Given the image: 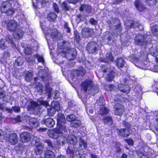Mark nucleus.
<instances>
[{
    "instance_id": "f257e3e1",
    "label": "nucleus",
    "mask_w": 158,
    "mask_h": 158,
    "mask_svg": "<svg viewBox=\"0 0 158 158\" xmlns=\"http://www.w3.org/2000/svg\"><path fill=\"white\" fill-rule=\"evenodd\" d=\"M7 29L11 31H13V37L16 39L19 40L21 38L24 32L20 30H17L18 27L17 23L15 20H10L7 23Z\"/></svg>"
},
{
    "instance_id": "f03ea898",
    "label": "nucleus",
    "mask_w": 158,
    "mask_h": 158,
    "mask_svg": "<svg viewBox=\"0 0 158 158\" xmlns=\"http://www.w3.org/2000/svg\"><path fill=\"white\" fill-rule=\"evenodd\" d=\"M82 89L85 92L88 90L89 93L94 94L98 91V88L93 85V81L88 79L83 81L81 84Z\"/></svg>"
},
{
    "instance_id": "7ed1b4c3",
    "label": "nucleus",
    "mask_w": 158,
    "mask_h": 158,
    "mask_svg": "<svg viewBox=\"0 0 158 158\" xmlns=\"http://www.w3.org/2000/svg\"><path fill=\"white\" fill-rule=\"evenodd\" d=\"M11 2H4L1 4L0 10L2 12L8 15H13L17 8L13 7Z\"/></svg>"
},
{
    "instance_id": "20e7f679",
    "label": "nucleus",
    "mask_w": 158,
    "mask_h": 158,
    "mask_svg": "<svg viewBox=\"0 0 158 158\" xmlns=\"http://www.w3.org/2000/svg\"><path fill=\"white\" fill-rule=\"evenodd\" d=\"M49 136L51 138L56 139L57 143L60 145H63L67 142V139L63 133L58 130L55 129L53 131Z\"/></svg>"
},
{
    "instance_id": "39448f33",
    "label": "nucleus",
    "mask_w": 158,
    "mask_h": 158,
    "mask_svg": "<svg viewBox=\"0 0 158 158\" xmlns=\"http://www.w3.org/2000/svg\"><path fill=\"white\" fill-rule=\"evenodd\" d=\"M10 44L12 47L15 46L14 41L10 36L8 37L6 40L2 39L0 41V48L2 49H5L9 46Z\"/></svg>"
},
{
    "instance_id": "423d86ee",
    "label": "nucleus",
    "mask_w": 158,
    "mask_h": 158,
    "mask_svg": "<svg viewBox=\"0 0 158 158\" xmlns=\"http://www.w3.org/2000/svg\"><path fill=\"white\" fill-rule=\"evenodd\" d=\"M35 58L37 59L38 62H40L42 64H44V60L43 56L38 54L34 55L33 57H26V60L31 64H34L36 63Z\"/></svg>"
},
{
    "instance_id": "0eeeda50",
    "label": "nucleus",
    "mask_w": 158,
    "mask_h": 158,
    "mask_svg": "<svg viewBox=\"0 0 158 158\" xmlns=\"http://www.w3.org/2000/svg\"><path fill=\"white\" fill-rule=\"evenodd\" d=\"M5 138L6 141L8 142L11 145H15L18 142L19 138L16 133H11L8 136H6Z\"/></svg>"
},
{
    "instance_id": "6e6552de",
    "label": "nucleus",
    "mask_w": 158,
    "mask_h": 158,
    "mask_svg": "<svg viewBox=\"0 0 158 158\" xmlns=\"http://www.w3.org/2000/svg\"><path fill=\"white\" fill-rule=\"evenodd\" d=\"M135 42L138 45H145L147 44L146 37L141 34L136 35L135 39Z\"/></svg>"
},
{
    "instance_id": "1a4fd4ad",
    "label": "nucleus",
    "mask_w": 158,
    "mask_h": 158,
    "mask_svg": "<svg viewBox=\"0 0 158 158\" xmlns=\"http://www.w3.org/2000/svg\"><path fill=\"white\" fill-rule=\"evenodd\" d=\"M98 45L95 42H91L87 44L86 49L89 53H94L97 52L98 51Z\"/></svg>"
},
{
    "instance_id": "9d476101",
    "label": "nucleus",
    "mask_w": 158,
    "mask_h": 158,
    "mask_svg": "<svg viewBox=\"0 0 158 158\" xmlns=\"http://www.w3.org/2000/svg\"><path fill=\"white\" fill-rule=\"evenodd\" d=\"M123 123L127 128L119 129L118 130L119 134L121 136L124 137H128L129 135V128L130 127V125L129 123L126 122H123Z\"/></svg>"
},
{
    "instance_id": "9b49d317",
    "label": "nucleus",
    "mask_w": 158,
    "mask_h": 158,
    "mask_svg": "<svg viewBox=\"0 0 158 158\" xmlns=\"http://www.w3.org/2000/svg\"><path fill=\"white\" fill-rule=\"evenodd\" d=\"M59 33L56 29L51 28L47 31L46 38L47 40L49 36L52 38H57L59 36Z\"/></svg>"
},
{
    "instance_id": "f8f14e48",
    "label": "nucleus",
    "mask_w": 158,
    "mask_h": 158,
    "mask_svg": "<svg viewBox=\"0 0 158 158\" xmlns=\"http://www.w3.org/2000/svg\"><path fill=\"white\" fill-rule=\"evenodd\" d=\"M20 137L21 141L24 143L30 142L31 138L30 134L26 132L22 133L20 135Z\"/></svg>"
},
{
    "instance_id": "ddd939ff",
    "label": "nucleus",
    "mask_w": 158,
    "mask_h": 158,
    "mask_svg": "<svg viewBox=\"0 0 158 158\" xmlns=\"http://www.w3.org/2000/svg\"><path fill=\"white\" fill-rule=\"evenodd\" d=\"M124 111L123 106L121 104H117L114 105V114L118 115H121Z\"/></svg>"
},
{
    "instance_id": "4468645a",
    "label": "nucleus",
    "mask_w": 158,
    "mask_h": 158,
    "mask_svg": "<svg viewBox=\"0 0 158 158\" xmlns=\"http://www.w3.org/2000/svg\"><path fill=\"white\" fill-rule=\"evenodd\" d=\"M94 33V30L91 28H85L82 30V34L83 37H90Z\"/></svg>"
},
{
    "instance_id": "2eb2a0df",
    "label": "nucleus",
    "mask_w": 158,
    "mask_h": 158,
    "mask_svg": "<svg viewBox=\"0 0 158 158\" xmlns=\"http://www.w3.org/2000/svg\"><path fill=\"white\" fill-rule=\"evenodd\" d=\"M118 88L119 90L121 92L126 93H129L130 90V88L128 85H124L120 84L118 85Z\"/></svg>"
},
{
    "instance_id": "dca6fc26",
    "label": "nucleus",
    "mask_w": 158,
    "mask_h": 158,
    "mask_svg": "<svg viewBox=\"0 0 158 158\" xmlns=\"http://www.w3.org/2000/svg\"><path fill=\"white\" fill-rule=\"evenodd\" d=\"M26 104L27 105V110H34L38 106V104L33 101L28 102Z\"/></svg>"
},
{
    "instance_id": "f3484780",
    "label": "nucleus",
    "mask_w": 158,
    "mask_h": 158,
    "mask_svg": "<svg viewBox=\"0 0 158 158\" xmlns=\"http://www.w3.org/2000/svg\"><path fill=\"white\" fill-rule=\"evenodd\" d=\"M35 152L37 155H41L43 152L44 148L41 143H36Z\"/></svg>"
},
{
    "instance_id": "a211bd4d",
    "label": "nucleus",
    "mask_w": 158,
    "mask_h": 158,
    "mask_svg": "<svg viewBox=\"0 0 158 158\" xmlns=\"http://www.w3.org/2000/svg\"><path fill=\"white\" fill-rule=\"evenodd\" d=\"M43 123L49 127H52L54 126L55 123L53 119L50 118H48L45 119L43 121Z\"/></svg>"
},
{
    "instance_id": "6ab92c4d",
    "label": "nucleus",
    "mask_w": 158,
    "mask_h": 158,
    "mask_svg": "<svg viewBox=\"0 0 158 158\" xmlns=\"http://www.w3.org/2000/svg\"><path fill=\"white\" fill-rule=\"evenodd\" d=\"M135 5L136 8L139 11H142L145 9L144 6L139 0L135 1Z\"/></svg>"
},
{
    "instance_id": "aec40b11",
    "label": "nucleus",
    "mask_w": 158,
    "mask_h": 158,
    "mask_svg": "<svg viewBox=\"0 0 158 158\" xmlns=\"http://www.w3.org/2000/svg\"><path fill=\"white\" fill-rule=\"evenodd\" d=\"M57 119L58 125L62 123L64 124L66 122L64 114L61 113L58 114Z\"/></svg>"
},
{
    "instance_id": "412c9836",
    "label": "nucleus",
    "mask_w": 158,
    "mask_h": 158,
    "mask_svg": "<svg viewBox=\"0 0 158 158\" xmlns=\"http://www.w3.org/2000/svg\"><path fill=\"white\" fill-rule=\"evenodd\" d=\"M68 140L70 143L73 145V146L76 144L77 142L76 137L74 135H69Z\"/></svg>"
},
{
    "instance_id": "4be33fe9",
    "label": "nucleus",
    "mask_w": 158,
    "mask_h": 158,
    "mask_svg": "<svg viewBox=\"0 0 158 158\" xmlns=\"http://www.w3.org/2000/svg\"><path fill=\"white\" fill-rule=\"evenodd\" d=\"M125 63L123 59L121 58H118L115 62L116 65L118 68L123 67Z\"/></svg>"
},
{
    "instance_id": "5701e85b",
    "label": "nucleus",
    "mask_w": 158,
    "mask_h": 158,
    "mask_svg": "<svg viewBox=\"0 0 158 158\" xmlns=\"http://www.w3.org/2000/svg\"><path fill=\"white\" fill-rule=\"evenodd\" d=\"M86 73L85 69L82 67H80L78 68L75 71V73L77 76H84Z\"/></svg>"
},
{
    "instance_id": "b1692460",
    "label": "nucleus",
    "mask_w": 158,
    "mask_h": 158,
    "mask_svg": "<svg viewBox=\"0 0 158 158\" xmlns=\"http://www.w3.org/2000/svg\"><path fill=\"white\" fill-rule=\"evenodd\" d=\"M67 44H69L68 42L64 41L63 40H60L58 43V47L60 49H64Z\"/></svg>"
},
{
    "instance_id": "393cba45",
    "label": "nucleus",
    "mask_w": 158,
    "mask_h": 158,
    "mask_svg": "<svg viewBox=\"0 0 158 158\" xmlns=\"http://www.w3.org/2000/svg\"><path fill=\"white\" fill-rule=\"evenodd\" d=\"M33 72L31 70H29L27 72L26 74L25 77L26 81L27 82L30 81L32 78V76H33Z\"/></svg>"
},
{
    "instance_id": "a878e982",
    "label": "nucleus",
    "mask_w": 158,
    "mask_h": 158,
    "mask_svg": "<svg viewBox=\"0 0 158 158\" xmlns=\"http://www.w3.org/2000/svg\"><path fill=\"white\" fill-rule=\"evenodd\" d=\"M81 123V121L77 118V119L74 120L72 122H71L70 124L72 127H77L80 126Z\"/></svg>"
},
{
    "instance_id": "bb28decb",
    "label": "nucleus",
    "mask_w": 158,
    "mask_h": 158,
    "mask_svg": "<svg viewBox=\"0 0 158 158\" xmlns=\"http://www.w3.org/2000/svg\"><path fill=\"white\" fill-rule=\"evenodd\" d=\"M104 123L105 124L111 125L113 123V120L111 117L107 116L103 118Z\"/></svg>"
},
{
    "instance_id": "cd10ccee",
    "label": "nucleus",
    "mask_w": 158,
    "mask_h": 158,
    "mask_svg": "<svg viewBox=\"0 0 158 158\" xmlns=\"http://www.w3.org/2000/svg\"><path fill=\"white\" fill-rule=\"evenodd\" d=\"M6 109L10 113H12L13 111L16 113H18L20 110V108L17 106H15L12 107V108H6Z\"/></svg>"
},
{
    "instance_id": "c85d7f7f",
    "label": "nucleus",
    "mask_w": 158,
    "mask_h": 158,
    "mask_svg": "<svg viewBox=\"0 0 158 158\" xmlns=\"http://www.w3.org/2000/svg\"><path fill=\"white\" fill-rule=\"evenodd\" d=\"M51 107L55 110L58 111L60 110V105L58 102L53 101L51 103Z\"/></svg>"
},
{
    "instance_id": "c756f323",
    "label": "nucleus",
    "mask_w": 158,
    "mask_h": 158,
    "mask_svg": "<svg viewBox=\"0 0 158 158\" xmlns=\"http://www.w3.org/2000/svg\"><path fill=\"white\" fill-rule=\"evenodd\" d=\"M45 158H55V156L53 152L48 150L45 152Z\"/></svg>"
},
{
    "instance_id": "7c9ffc66",
    "label": "nucleus",
    "mask_w": 158,
    "mask_h": 158,
    "mask_svg": "<svg viewBox=\"0 0 158 158\" xmlns=\"http://www.w3.org/2000/svg\"><path fill=\"white\" fill-rule=\"evenodd\" d=\"M57 15L55 13L52 12L49 14L48 16V20L50 21H55Z\"/></svg>"
},
{
    "instance_id": "2f4dec72",
    "label": "nucleus",
    "mask_w": 158,
    "mask_h": 158,
    "mask_svg": "<svg viewBox=\"0 0 158 158\" xmlns=\"http://www.w3.org/2000/svg\"><path fill=\"white\" fill-rule=\"evenodd\" d=\"M109 110L106 107L102 106L100 108L99 111V113L102 115L107 114L109 112Z\"/></svg>"
},
{
    "instance_id": "473e14b6",
    "label": "nucleus",
    "mask_w": 158,
    "mask_h": 158,
    "mask_svg": "<svg viewBox=\"0 0 158 158\" xmlns=\"http://www.w3.org/2000/svg\"><path fill=\"white\" fill-rule=\"evenodd\" d=\"M66 152L68 155L72 157H73L75 155H76L75 151L73 149L72 147H69L66 150Z\"/></svg>"
},
{
    "instance_id": "72a5a7b5",
    "label": "nucleus",
    "mask_w": 158,
    "mask_h": 158,
    "mask_svg": "<svg viewBox=\"0 0 158 158\" xmlns=\"http://www.w3.org/2000/svg\"><path fill=\"white\" fill-rule=\"evenodd\" d=\"M30 124H32L33 125L32 127H38L39 125V122L36 118H31L30 120Z\"/></svg>"
},
{
    "instance_id": "f704fd0d",
    "label": "nucleus",
    "mask_w": 158,
    "mask_h": 158,
    "mask_svg": "<svg viewBox=\"0 0 158 158\" xmlns=\"http://www.w3.org/2000/svg\"><path fill=\"white\" fill-rule=\"evenodd\" d=\"M91 6L87 5H81V6L80 8V10L81 11L85 10L88 12H89L91 10Z\"/></svg>"
},
{
    "instance_id": "c9c22d12",
    "label": "nucleus",
    "mask_w": 158,
    "mask_h": 158,
    "mask_svg": "<svg viewBox=\"0 0 158 158\" xmlns=\"http://www.w3.org/2000/svg\"><path fill=\"white\" fill-rule=\"evenodd\" d=\"M105 59H104L103 60V62H107L109 61H112L113 59V57L111 54V53L109 52L106 54Z\"/></svg>"
},
{
    "instance_id": "e433bc0d",
    "label": "nucleus",
    "mask_w": 158,
    "mask_h": 158,
    "mask_svg": "<svg viewBox=\"0 0 158 158\" xmlns=\"http://www.w3.org/2000/svg\"><path fill=\"white\" fill-rule=\"evenodd\" d=\"M146 4L149 6H153L155 5L157 2V0H145Z\"/></svg>"
},
{
    "instance_id": "4c0bfd02",
    "label": "nucleus",
    "mask_w": 158,
    "mask_h": 158,
    "mask_svg": "<svg viewBox=\"0 0 158 158\" xmlns=\"http://www.w3.org/2000/svg\"><path fill=\"white\" fill-rule=\"evenodd\" d=\"M79 145L81 149H83L87 146V143L84 139L80 138Z\"/></svg>"
},
{
    "instance_id": "58836bf2",
    "label": "nucleus",
    "mask_w": 158,
    "mask_h": 158,
    "mask_svg": "<svg viewBox=\"0 0 158 158\" xmlns=\"http://www.w3.org/2000/svg\"><path fill=\"white\" fill-rule=\"evenodd\" d=\"M66 52L71 54L73 57H74L76 56V51L73 49L68 48L66 51Z\"/></svg>"
},
{
    "instance_id": "ea45409f",
    "label": "nucleus",
    "mask_w": 158,
    "mask_h": 158,
    "mask_svg": "<svg viewBox=\"0 0 158 158\" xmlns=\"http://www.w3.org/2000/svg\"><path fill=\"white\" fill-rule=\"evenodd\" d=\"M152 32L153 35L158 36V25H155L152 27Z\"/></svg>"
},
{
    "instance_id": "a19ab883",
    "label": "nucleus",
    "mask_w": 158,
    "mask_h": 158,
    "mask_svg": "<svg viewBox=\"0 0 158 158\" xmlns=\"http://www.w3.org/2000/svg\"><path fill=\"white\" fill-rule=\"evenodd\" d=\"M36 89L40 93L43 92V86L41 83L36 82L35 85Z\"/></svg>"
},
{
    "instance_id": "79ce46f5",
    "label": "nucleus",
    "mask_w": 158,
    "mask_h": 158,
    "mask_svg": "<svg viewBox=\"0 0 158 158\" xmlns=\"http://www.w3.org/2000/svg\"><path fill=\"white\" fill-rule=\"evenodd\" d=\"M77 117L73 114L68 115L66 117V119L68 121L72 122L74 120L77 119Z\"/></svg>"
},
{
    "instance_id": "37998d69",
    "label": "nucleus",
    "mask_w": 158,
    "mask_h": 158,
    "mask_svg": "<svg viewBox=\"0 0 158 158\" xmlns=\"http://www.w3.org/2000/svg\"><path fill=\"white\" fill-rule=\"evenodd\" d=\"M59 126V129H58V130H59L60 131V130H61L65 132H66L67 131V129L65 125H62L61 124H60L58 125L57 127H58ZM56 129L58 130V129Z\"/></svg>"
},
{
    "instance_id": "c03bdc74",
    "label": "nucleus",
    "mask_w": 158,
    "mask_h": 158,
    "mask_svg": "<svg viewBox=\"0 0 158 158\" xmlns=\"http://www.w3.org/2000/svg\"><path fill=\"white\" fill-rule=\"evenodd\" d=\"M56 110L52 107L50 109H48V114L49 116H52L55 114Z\"/></svg>"
},
{
    "instance_id": "a18cd8bd",
    "label": "nucleus",
    "mask_w": 158,
    "mask_h": 158,
    "mask_svg": "<svg viewBox=\"0 0 158 158\" xmlns=\"http://www.w3.org/2000/svg\"><path fill=\"white\" fill-rule=\"evenodd\" d=\"M7 2H11L12 4L13 5V7H19V5L17 1L16 0H7Z\"/></svg>"
},
{
    "instance_id": "49530a36",
    "label": "nucleus",
    "mask_w": 158,
    "mask_h": 158,
    "mask_svg": "<svg viewBox=\"0 0 158 158\" xmlns=\"http://www.w3.org/2000/svg\"><path fill=\"white\" fill-rule=\"evenodd\" d=\"M23 64V61L20 57H19L15 61V64L18 66H21Z\"/></svg>"
},
{
    "instance_id": "de8ad7c7",
    "label": "nucleus",
    "mask_w": 158,
    "mask_h": 158,
    "mask_svg": "<svg viewBox=\"0 0 158 158\" xmlns=\"http://www.w3.org/2000/svg\"><path fill=\"white\" fill-rule=\"evenodd\" d=\"M115 76V73L114 71H109V73L108 74V78L110 80H111L113 79Z\"/></svg>"
},
{
    "instance_id": "09e8293b",
    "label": "nucleus",
    "mask_w": 158,
    "mask_h": 158,
    "mask_svg": "<svg viewBox=\"0 0 158 158\" xmlns=\"http://www.w3.org/2000/svg\"><path fill=\"white\" fill-rule=\"evenodd\" d=\"M64 29L68 33H69L71 31L70 28L69 27L68 23H64Z\"/></svg>"
},
{
    "instance_id": "8fccbe9b",
    "label": "nucleus",
    "mask_w": 158,
    "mask_h": 158,
    "mask_svg": "<svg viewBox=\"0 0 158 158\" xmlns=\"http://www.w3.org/2000/svg\"><path fill=\"white\" fill-rule=\"evenodd\" d=\"M38 101L40 104L44 105L45 106H49V104L48 102L46 101L40 99L38 100Z\"/></svg>"
},
{
    "instance_id": "3c124183",
    "label": "nucleus",
    "mask_w": 158,
    "mask_h": 158,
    "mask_svg": "<svg viewBox=\"0 0 158 158\" xmlns=\"http://www.w3.org/2000/svg\"><path fill=\"white\" fill-rule=\"evenodd\" d=\"M146 62L144 61H138V65L139 66V67L140 68H144V66L145 65V63Z\"/></svg>"
},
{
    "instance_id": "603ef678",
    "label": "nucleus",
    "mask_w": 158,
    "mask_h": 158,
    "mask_svg": "<svg viewBox=\"0 0 158 158\" xmlns=\"http://www.w3.org/2000/svg\"><path fill=\"white\" fill-rule=\"evenodd\" d=\"M130 23L131 24L130 26L131 28H135L138 26V24L134 21H131Z\"/></svg>"
},
{
    "instance_id": "864d4df0",
    "label": "nucleus",
    "mask_w": 158,
    "mask_h": 158,
    "mask_svg": "<svg viewBox=\"0 0 158 158\" xmlns=\"http://www.w3.org/2000/svg\"><path fill=\"white\" fill-rule=\"evenodd\" d=\"M25 53L27 55H30L32 53L31 48H27L25 49Z\"/></svg>"
},
{
    "instance_id": "5fc2aeb1",
    "label": "nucleus",
    "mask_w": 158,
    "mask_h": 158,
    "mask_svg": "<svg viewBox=\"0 0 158 158\" xmlns=\"http://www.w3.org/2000/svg\"><path fill=\"white\" fill-rule=\"evenodd\" d=\"M5 97H6L5 92L3 91H0V98H2L3 100H5Z\"/></svg>"
},
{
    "instance_id": "6e6d98bb",
    "label": "nucleus",
    "mask_w": 158,
    "mask_h": 158,
    "mask_svg": "<svg viewBox=\"0 0 158 158\" xmlns=\"http://www.w3.org/2000/svg\"><path fill=\"white\" fill-rule=\"evenodd\" d=\"M62 6L64 9L66 10H68L69 9V7L68 6L67 3L65 2H63Z\"/></svg>"
},
{
    "instance_id": "4d7b16f0",
    "label": "nucleus",
    "mask_w": 158,
    "mask_h": 158,
    "mask_svg": "<svg viewBox=\"0 0 158 158\" xmlns=\"http://www.w3.org/2000/svg\"><path fill=\"white\" fill-rule=\"evenodd\" d=\"M6 136H4L3 132L1 130H0V141H2Z\"/></svg>"
},
{
    "instance_id": "13d9d810",
    "label": "nucleus",
    "mask_w": 158,
    "mask_h": 158,
    "mask_svg": "<svg viewBox=\"0 0 158 158\" xmlns=\"http://www.w3.org/2000/svg\"><path fill=\"white\" fill-rule=\"evenodd\" d=\"M114 86L112 85H110L107 86L106 87V89L109 91H112L114 89Z\"/></svg>"
},
{
    "instance_id": "bf43d9fd",
    "label": "nucleus",
    "mask_w": 158,
    "mask_h": 158,
    "mask_svg": "<svg viewBox=\"0 0 158 158\" xmlns=\"http://www.w3.org/2000/svg\"><path fill=\"white\" fill-rule=\"evenodd\" d=\"M45 142L47 143L50 148H52L53 146L52 143L49 140H47L45 141Z\"/></svg>"
},
{
    "instance_id": "052dcab7",
    "label": "nucleus",
    "mask_w": 158,
    "mask_h": 158,
    "mask_svg": "<svg viewBox=\"0 0 158 158\" xmlns=\"http://www.w3.org/2000/svg\"><path fill=\"white\" fill-rule=\"evenodd\" d=\"M68 2L70 3L75 4L78 2L82 1L83 0H66Z\"/></svg>"
},
{
    "instance_id": "680f3d73",
    "label": "nucleus",
    "mask_w": 158,
    "mask_h": 158,
    "mask_svg": "<svg viewBox=\"0 0 158 158\" xmlns=\"http://www.w3.org/2000/svg\"><path fill=\"white\" fill-rule=\"evenodd\" d=\"M106 34H108V35H109V37H108L107 36H106V38H107V39H108V40H110L112 39V34L111 33H109L108 32H106Z\"/></svg>"
},
{
    "instance_id": "e2e57ef3",
    "label": "nucleus",
    "mask_w": 158,
    "mask_h": 158,
    "mask_svg": "<svg viewBox=\"0 0 158 158\" xmlns=\"http://www.w3.org/2000/svg\"><path fill=\"white\" fill-rule=\"evenodd\" d=\"M89 22L90 23L93 25H95L97 23V21L94 19L92 18L90 19Z\"/></svg>"
},
{
    "instance_id": "0e129e2a",
    "label": "nucleus",
    "mask_w": 158,
    "mask_h": 158,
    "mask_svg": "<svg viewBox=\"0 0 158 158\" xmlns=\"http://www.w3.org/2000/svg\"><path fill=\"white\" fill-rule=\"evenodd\" d=\"M49 85H47L46 86V89L47 91H48V93H49V97L51 95V89H50L49 87Z\"/></svg>"
},
{
    "instance_id": "69168bd1",
    "label": "nucleus",
    "mask_w": 158,
    "mask_h": 158,
    "mask_svg": "<svg viewBox=\"0 0 158 158\" xmlns=\"http://www.w3.org/2000/svg\"><path fill=\"white\" fill-rule=\"evenodd\" d=\"M53 6L55 11L56 12H58L59 11V8L57 4L54 3Z\"/></svg>"
},
{
    "instance_id": "338daca9",
    "label": "nucleus",
    "mask_w": 158,
    "mask_h": 158,
    "mask_svg": "<svg viewBox=\"0 0 158 158\" xmlns=\"http://www.w3.org/2000/svg\"><path fill=\"white\" fill-rule=\"evenodd\" d=\"M127 143L129 145H133V140L131 139H128L126 140Z\"/></svg>"
},
{
    "instance_id": "774afa93",
    "label": "nucleus",
    "mask_w": 158,
    "mask_h": 158,
    "mask_svg": "<svg viewBox=\"0 0 158 158\" xmlns=\"http://www.w3.org/2000/svg\"><path fill=\"white\" fill-rule=\"evenodd\" d=\"M74 37L77 42L78 43L80 40V36L79 34H77V35H74Z\"/></svg>"
}]
</instances>
